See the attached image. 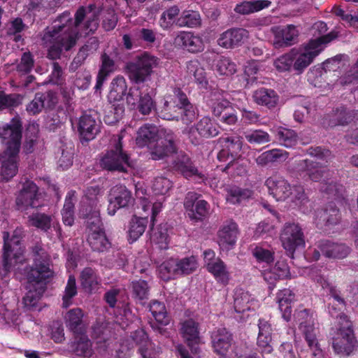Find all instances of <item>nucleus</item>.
Returning <instances> with one entry per match:
<instances>
[{"label":"nucleus","instance_id":"nucleus-5","mask_svg":"<svg viewBox=\"0 0 358 358\" xmlns=\"http://www.w3.org/2000/svg\"><path fill=\"white\" fill-rule=\"evenodd\" d=\"M295 169L299 175L305 180L320 182V191L326 193L335 199L345 198V189L343 185L330 181L332 172L324 169L320 162L308 159L296 162Z\"/></svg>","mask_w":358,"mask_h":358},{"label":"nucleus","instance_id":"nucleus-4","mask_svg":"<svg viewBox=\"0 0 358 358\" xmlns=\"http://www.w3.org/2000/svg\"><path fill=\"white\" fill-rule=\"evenodd\" d=\"M139 148L148 146L151 150L152 159L159 160L176 152L175 136L171 131H159L153 124H145L141 127L136 137Z\"/></svg>","mask_w":358,"mask_h":358},{"label":"nucleus","instance_id":"nucleus-49","mask_svg":"<svg viewBox=\"0 0 358 358\" xmlns=\"http://www.w3.org/2000/svg\"><path fill=\"white\" fill-rule=\"evenodd\" d=\"M275 137L280 144L286 148H292L296 144L298 140L297 134L294 130L285 127L277 129Z\"/></svg>","mask_w":358,"mask_h":358},{"label":"nucleus","instance_id":"nucleus-33","mask_svg":"<svg viewBox=\"0 0 358 358\" xmlns=\"http://www.w3.org/2000/svg\"><path fill=\"white\" fill-rule=\"evenodd\" d=\"M357 117L358 110H347L344 106H341L333 111L329 119V125L330 127L345 125L352 122Z\"/></svg>","mask_w":358,"mask_h":358},{"label":"nucleus","instance_id":"nucleus-31","mask_svg":"<svg viewBox=\"0 0 358 358\" xmlns=\"http://www.w3.org/2000/svg\"><path fill=\"white\" fill-rule=\"evenodd\" d=\"M252 99L257 105L265 106L268 109L275 108L279 100V96L273 89L260 87L252 94Z\"/></svg>","mask_w":358,"mask_h":358},{"label":"nucleus","instance_id":"nucleus-8","mask_svg":"<svg viewBox=\"0 0 358 358\" xmlns=\"http://www.w3.org/2000/svg\"><path fill=\"white\" fill-rule=\"evenodd\" d=\"M334 352L341 355H350L357 347L352 323L346 315H341L338 327L331 334Z\"/></svg>","mask_w":358,"mask_h":358},{"label":"nucleus","instance_id":"nucleus-21","mask_svg":"<svg viewBox=\"0 0 358 358\" xmlns=\"http://www.w3.org/2000/svg\"><path fill=\"white\" fill-rule=\"evenodd\" d=\"M180 334L187 346L194 354L199 352V344L201 342L199 336V324L192 318H189L180 323Z\"/></svg>","mask_w":358,"mask_h":358},{"label":"nucleus","instance_id":"nucleus-10","mask_svg":"<svg viewBox=\"0 0 358 358\" xmlns=\"http://www.w3.org/2000/svg\"><path fill=\"white\" fill-rule=\"evenodd\" d=\"M336 37V34L331 32L310 41L302 52H299L296 50L294 69L299 73H301L310 64L313 59L323 50L324 45L333 41Z\"/></svg>","mask_w":358,"mask_h":358},{"label":"nucleus","instance_id":"nucleus-48","mask_svg":"<svg viewBox=\"0 0 358 358\" xmlns=\"http://www.w3.org/2000/svg\"><path fill=\"white\" fill-rule=\"evenodd\" d=\"M201 23V19L200 14L194 10L183 11L176 20V25L180 27H187L194 28L199 27Z\"/></svg>","mask_w":358,"mask_h":358},{"label":"nucleus","instance_id":"nucleus-27","mask_svg":"<svg viewBox=\"0 0 358 358\" xmlns=\"http://www.w3.org/2000/svg\"><path fill=\"white\" fill-rule=\"evenodd\" d=\"M91 22L96 21L101 17L102 19V26L106 31L113 30L117 22V17L113 8H98L91 4Z\"/></svg>","mask_w":358,"mask_h":358},{"label":"nucleus","instance_id":"nucleus-52","mask_svg":"<svg viewBox=\"0 0 358 358\" xmlns=\"http://www.w3.org/2000/svg\"><path fill=\"white\" fill-rule=\"evenodd\" d=\"M151 242L157 245L160 250H166L169 248V235L167 229L164 227H157V229H152L150 234Z\"/></svg>","mask_w":358,"mask_h":358},{"label":"nucleus","instance_id":"nucleus-47","mask_svg":"<svg viewBox=\"0 0 358 358\" xmlns=\"http://www.w3.org/2000/svg\"><path fill=\"white\" fill-rule=\"evenodd\" d=\"M215 71L220 76H231L236 71V64L229 57L220 56L215 61Z\"/></svg>","mask_w":358,"mask_h":358},{"label":"nucleus","instance_id":"nucleus-23","mask_svg":"<svg viewBox=\"0 0 358 358\" xmlns=\"http://www.w3.org/2000/svg\"><path fill=\"white\" fill-rule=\"evenodd\" d=\"M224 90L215 88L211 90L206 99L207 106L217 117H220L231 107V103L224 97Z\"/></svg>","mask_w":358,"mask_h":358},{"label":"nucleus","instance_id":"nucleus-28","mask_svg":"<svg viewBox=\"0 0 358 358\" xmlns=\"http://www.w3.org/2000/svg\"><path fill=\"white\" fill-rule=\"evenodd\" d=\"M238 234L237 224L230 220L224 222L223 225L218 231V243L222 247L234 245L236 241Z\"/></svg>","mask_w":358,"mask_h":358},{"label":"nucleus","instance_id":"nucleus-39","mask_svg":"<svg viewBox=\"0 0 358 358\" xmlns=\"http://www.w3.org/2000/svg\"><path fill=\"white\" fill-rule=\"evenodd\" d=\"M271 4L268 0L244 1L236 6L234 11L241 15H249L268 8Z\"/></svg>","mask_w":358,"mask_h":358},{"label":"nucleus","instance_id":"nucleus-63","mask_svg":"<svg viewBox=\"0 0 358 358\" xmlns=\"http://www.w3.org/2000/svg\"><path fill=\"white\" fill-rule=\"evenodd\" d=\"M131 285L135 298L143 300L148 297L150 287L147 281L144 280H135L131 282Z\"/></svg>","mask_w":358,"mask_h":358},{"label":"nucleus","instance_id":"nucleus-19","mask_svg":"<svg viewBox=\"0 0 358 358\" xmlns=\"http://www.w3.org/2000/svg\"><path fill=\"white\" fill-rule=\"evenodd\" d=\"M175 44L190 53H199L205 48L203 38L193 31H180L174 38Z\"/></svg>","mask_w":358,"mask_h":358},{"label":"nucleus","instance_id":"nucleus-32","mask_svg":"<svg viewBox=\"0 0 358 358\" xmlns=\"http://www.w3.org/2000/svg\"><path fill=\"white\" fill-rule=\"evenodd\" d=\"M294 297V293L289 289L279 290L277 293L276 299L279 309L282 313V318L287 322H289L292 317V303Z\"/></svg>","mask_w":358,"mask_h":358},{"label":"nucleus","instance_id":"nucleus-14","mask_svg":"<svg viewBox=\"0 0 358 358\" xmlns=\"http://www.w3.org/2000/svg\"><path fill=\"white\" fill-rule=\"evenodd\" d=\"M122 137L119 136L114 150L108 151L101 159V167L109 171H127V167L130 166L129 158L122 150Z\"/></svg>","mask_w":358,"mask_h":358},{"label":"nucleus","instance_id":"nucleus-45","mask_svg":"<svg viewBox=\"0 0 358 358\" xmlns=\"http://www.w3.org/2000/svg\"><path fill=\"white\" fill-rule=\"evenodd\" d=\"M226 201L231 204H238L252 196V191L247 189H241L237 186L226 187Z\"/></svg>","mask_w":358,"mask_h":358},{"label":"nucleus","instance_id":"nucleus-3","mask_svg":"<svg viewBox=\"0 0 358 358\" xmlns=\"http://www.w3.org/2000/svg\"><path fill=\"white\" fill-rule=\"evenodd\" d=\"M22 131V122L18 115L13 117L9 123L0 126V141L6 145V148L0 154L1 173L7 181L13 178L18 171Z\"/></svg>","mask_w":358,"mask_h":358},{"label":"nucleus","instance_id":"nucleus-41","mask_svg":"<svg viewBox=\"0 0 358 358\" xmlns=\"http://www.w3.org/2000/svg\"><path fill=\"white\" fill-rule=\"evenodd\" d=\"M101 66L96 77L94 86V94H100L103 82L107 76L113 71L114 62L106 53L101 55Z\"/></svg>","mask_w":358,"mask_h":358},{"label":"nucleus","instance_id":"nucleus-35","mask_svg":"<svg viewBox=\"0 0 358 358\" xmlns=\"http://www.w3.org/2000/svg\"><path fill=\"white\" fill-rule=\"evenodd\" d=\"M187 73L194 76L195 82L200 89H208V81L205 69L197 59H192L186 64Z\"/></svg>","mask_w":358,"mask_h":358},{"label":"nucleus","instance_id":"nucleus-56","mask_svg":"<svg viewBox=\"0 0 358 358\" xmlns=\"http://www.w3.org/2000/svg\"><path fill=\"white\" fill-rule=\"evenodd\" d=\"M78 132L80 141L83 145H87L90 142V115L83 114L78 120Z\"/></svg>","mask_w":358,"mask_h":358},{"label":"nucleus","instance_id":"nucleus-25","mask_svg":"<svg viewBox=\"0 0 358 358\" xmlns=\"http://www.w3.org/2000/svg\"><path fill=\"white\" fill-rule=\"evenodd\" d=\"M315 223L317 227H330L336 225L341 221L339 209L335 204L330 203L325 208L317 210L315 212Z\"/></svg>","mask_w":358,"mask_h":358},{"label":"nucleus","instance_id":"nucleus-62","mask_svg":"<svg viewBox=\"0 0 358 358\" xmlns=\"http://www.w3.org/2000/svg\"><path fill=\"white\" fill-rule=\"evenodd\" d=\"M34 66V59L32 54L28 51L22 55L20 62L16 66V70L23 74L29 73Z\"/></svg>","mask_w":358,"mask_h":358},{"label":"nucleus","instance_id":"nucleus-30","mask_svg":"<svg viewBox=\"0 0 358 358\" xmlns=\"http://www.w3.org/2000/svg\"><path fill=\"white\" fill-rule=\"evenodd\" d=\"M320 251L329 258H345L350 253V248L345 244L335 243L328 240L319 242Z\"/></svg>","mask_w":358,"mask_h":358},{"label":"nucleus","instance_id":"nucleus-26","mask_svg":"<svg viewBox=\"0 0 358 358\" xmlns=\"http://www.w3.org/2000/svg\"><path fill=\"white\" fill-rule=\"evenodd\" d=\"M211 339L214 352L220 357L226 356L231 345L232 334L225 328H220L212 333Z\"/></svg>","mask_w":358,"mask_h":358},{"label":"nucleus","instance_id":"nucleus-6","mask_svg":"<svg viewBox=\"0 0 358 358\" xmlns=\"http://www.w3.org/2000/svg\"><path fill=\"white\" fill-rule=\"evenodd\" d=\"M264 185L268 189V194L276 201H285L289 199L296 206H301L309 201L302 185H292L280 174L275 173L267 178Z\"/></svg>","mask_w":358,"mask_h":358},{"label":"nucleus","instance_id":"nucleus-16","mask_svg":"<svg viewBox=\"0 0 358 358\" xmlns=\"http://www.w3.org/2000/svg\"><path fill=\"white\" fill-rule=\"evenodd\" d=\"M200 194L189 192L187 194L184 200V207L187 212L191 220L203 221L208 215L210 210L209 203L203 200H199Z\"/></svg>","mask_w":358,"mask_h":358},{"label":"nucleus","instance_id":"nucleus-61","mask_svg":"<svg viewBox=\"0 0 358 358\" xmlns=\"http://www.w3.org/2000/svg\"><path fill=\"white\" fill-rule=\"evenodd\" d=\"M345 57V55H338L334 57L328 59L323 62L322 69L326 73L338 71L346 64V61L344 59Z\"/></svg>","mask_w":358,"mask_h":358},{"label":"nucleus","instance_id":"nucleus-7","mask_svg":"<svg viewBox=\"0 0 358 358\" xmlns=\"http://www.w3.org/2000/svg\"><path fill=\"white\" fill-rule=\"evenodd\" d=\"M159 64V59L150 53L144 52L127 64L126 69L130 81L136 85L150 80L154 69Z\"/></svg>","mask_w":358,"mask_h":358},{"label":"nucleus","instance_id":"nucleus-51","mask_svg":"<svg viewBox=\"0 0 358 358\" xmlns=\"http://www.w3.org/2000/svg\"><path fill=\"white\" fill-rule=\"evenodd\" d=\"M22 96L19 94H6L0 91V112L18 107L22 103Z\"/></svg>","mask_w":358,"mask_h":358},{"label":"nucleus","instance_id":"nucleus-55","mask_svg":"<svg viewBox=\"0 0 358 358\" xmlns=\"http://www.w3.org/2000/svg\"><path fill=\"white\" fill-rule=\"evenodd\" d=\"M277 36L281 38L286 45H291L294 43L299 36V31L296 27L293 24H288L279 29L277 31Z\"/></svg>","mask_w":358,"mask_h":358},{"label":"nucleus","instance_id":"nucleus-18","mask_svg":"<svg viewBox=\"0 0 358 358\" xmlns=\"http://www.w3.org/2000/svg\"><path fill=\"white\" fill-rule=\"evenodd\" d=\"M219 134L217 124L209 117H202L188 130V137L193 144H199L201 138H211Z\"/></svg>","mask_w":358,"mask_h":358},{"label":"nucleus","instance_id":"nucleus-38","mask_svg":"<svg viewBox=\"0 0 358 358\" xmlns=\"http://www.w3.org/2000/svg\"><path fill=\"white\" fill-rule=\"evenodd\" d=\"M257 301L248 292L237 289L234 296V308L237 313H244L253 309Z\"/></svg>","mask_w":358,"mask_h":358},{"label":"nucleus","instance_id":"nucleus-17","mask_svg":"<svg viewBox=\"0 0 358 358\" xmlns=\"http://www.w3.org/2000/svg\"><path fill=\"white\" fill-rule=\"evenodd\" d=\"M38 186L31 180H27L16 198V205L19 210H25L41 206Z\"/></svg>","mask_w":358,"mask_h":358},{"label":"nucleus","instance_id":"nucleus-11","mask_svg":"<svg viewBox=\"0 0 358 358\" xmlns=\"http://www.w3.org/2000/svg\"><path fill=\"white\" fill-rule=\"evenodd\" d=\"M3 239V267L6 272H9L13 264L21 262L24 252L21 230H15L10 237L9 232L4 231Z\"/></svg>","mask_w":358,"mask_h":358},{"label":"nucleus","instance_id":"nucleus-53","mask_svg":"<svg viewBox=\"0 0 358 358\" xmlns=\"http://www.w3.org/2000/svg\"><path fill=\"white\" fill-rule=\"evenodd\" d=\"M295 58L296 49H292L289 52L278 57L274 61V66L278 71H288L292 67L294 68V61Z\"/></svg>","mask_w":358,"mask_h":358},{"label":"nucleus","instance_id":"nucleus-59","mask_svg":"<svg viewBox=\"0 0 358 358\" xmlns=\"http://www.w3.org/2000/svg\"><path fill=\"white\" fill-rule=\"evenodd\" d=\"M246 141L250 144H264L271 141L270 135L262 129H255L245 133Z\"/></svg>","mask_w":358,"mask_h":358},{"label":"nucleus","instance_id":"nucleus-40","mask_svg":"<svg viewBox=\"0 0 358 358\" xmlns=\"http://www.w3.org/2000/svg\"><path fill=\"white\" fill-rule=\"evenodd\" d=\"M127 90V85L123 76L115 77L111 83L108 99L110 103L122 101Z\"/></svg>","mask_w":358,"mask_h":358},{"label":"nucleus","instance_id":"nucleus-43","mask_svg":"<svg viewBox=\"0 0 358 358\" xmlns=\"http://www.w3.org/2000/svg\"><path fill=\"white\" fill-rule=\"evenodd\" d=\"M148 220L146 218L134 216L129 222L128 241L132 243L137 241L144 233Z\"/></svg>","mask_w":358,"mask_h":358},{"label":"nucleus","instance_id":"nucleus-36","mask_svg":"<svg viewBox=\"0 0 358 358\" xmlns=\"http://www.w3.org/2000/svg\"><path fill=\"white\" fill-rule=\"evenodd\" d=\"M110 331L106 324L95 326L91 331V347L95 344L99 352H105L109 345L108 335Z\"/></svg>","mask_w":358,"mask_h":358},{"label":"nucleus","instance_id":"nucleus-12","mask_svg":"<svg viewBox=\"0 0 358 358\" xmlns=\"http://www.w3.org/2000/svg\"><path fill=\"white\" fill-rule=\"evenodd\" d=\"M96 198L95 207L91 210V250L95 252H103L110 247L100 217L99 209Z\"/></svg>","mask_w":358,"mask_h":358},{"label":"nucleus","instance_id":"nucleus-54","mask_svg":"<svg viewBox=\"0 0 358 358\" xmlns=\"http://www.w3.org/2000/svg\"><path fill=\"white\" fill-rule=\"evenodd\" d=\"M30 224L43 231H48L51 227L52 217L45 213H36L29 216Z\"/></svg>","mask_w":358,"mask_h":358},{"label":"nucleus","instance_id":"nucleus-22","mask_svg":"<svg viewBox=\"0 0 358 358\" xmlns=\"http://www.w3.org/2000/svg\"><path fill=\"white\" fill-rule=\"evenodd\" d=\"M108 213L114 215L117 210L127 206L132 200L131 193L124 185H115L110 189L108 196Z\"/></svg>","mask_w":358,"mask_h":358},{"label":"nucleus","instance_id":"nucleus-57","mask_svg":"<svg viewBox=\"0 0 358 358\" xmlns=\"http://www.w3.org/2000/svg\"><path fill=\"white\" fill-rule=\"evenodd\" d=\"M179 13L180 9L177 6H171L164 11L159 20L160 26L166 29L171 27L174 23L176 24Z\"/></svg>","mask_w":358,"mask_h":358},{"label":"nucleus","instance_id":"nucleus-46","mask_svg":"<svg viewBox=\"0 0 358 358\" xmlns=\"http://www.w3.org/2000/svg\"><path fill=\"white\" fill-rule=\"evenodd\" d=\"M247 167V161L240 157H237L235 159H231L230 162L222 171L233 177L243 176L246 175L248 172Z\"/></svg>","mask_w":358,"mask_h":358},{"label":"nucleus","instance_id":"nucleus-42","mask_svg":"<svg viewBox=\"0 0 358 358\" xmlns=\"http://www.w3.org/2000/svg\"><path fill=\"white\" fill-rule=\"evenodd\" d=\"M131 337L134 342L139 346L138 352L141 355L152 352L151 350L158 349L149 339L146 332L143 329H138L134 331Z\"/></svg>","mask_w":358,"mask_h":358},{"label":"nucleus","instance_id":"nucleus-50","mask_svg":"<svg viewBox=\"0 0 358 358\" xmlns=\"http://www.w3.org/2000/svg\"><path fill=\"white\" fill-rule=\"evenodd\" d=\"M149 308L153 317L159 324L165 326L169 323V318L164 303L152 300L150 303Z\"/></svg>","mask_w":358,"mask_h":358},{"label":"nucleus","instance_id":"nucleus-60","mask_svg":"<svg viewBox=\"0 0 358 358\" xmlns=\"http://www.w3.org/2000/svg\"><path fill=\"white\" fill-rule=\"evenodd\" d=\"M76 343L74 345L73 350L78 356H83L87 357L90 353L89 350V339L87 333L74 335Z\"/></svg>","mask_w":358,"mask_h":358},{"label":"nucleus","instance_id":"nucleus-20","mask_svg":"<svg viewBox=\"0 0 358 358\" xmlns=\"http://www.w3.org/2000/svg\"><path fill=\"white\" fill-rule=\"evenodd\" d=\"M173 169L181 173L185 178L194 177L195 178L204 181L206 176L202 173L195 166L190 157L182 152L178 154L172 162Z\"/></svg>","mask_w":358,"mask_h":358},{"label":"nucleus","instance_id":"nucleus-34","mask_svg":"<svg viewBox=\"0 0 358 358\" xmlns=\"http://www.w3.org/2000/svg\"><path fill=\"white\" fill-rule=\"evenodd\" d=\"M179 106L171 95L166 96L159 106V116L167 120H178L179 117Z\"/></svg>","mask_w":358,"mask_h":358},{"label":"nucleus","instance_id":"nucleus-1","mask_svg":"<svg viewBox=\"0 0 358 358\" xmlns=\"http://www.w3.org/2000/svg\"><path fill=\"white\" fill-rule=\"evenodd\" d=\"M86 16V10L80 6L75 14V20L71 17L69 11H64L57 17L59 22L57 25L48 27L43 31L41 38L44 48L47 49L46 57L50 60L61 59L62 55L70 51L76 44L79 37L89 34L90 20L85 23L84 34L79 31V27Z\"/></svg>","mask_w":358,"mask_h":358},{"label":"nucleus","instance_id":"nucleus-9","mask_svg":"<svg viewBox=\"0 0 358 358\" xmlns=\"http://www.w3.org/2000/svg\"><path fill=\"white\" fill-rule=\"evenodd\" d=\"M198 267L196 258L194 256L182 259L171 257L159 266V275L164 281L176 279L194 272Z\"/></svg>","mask_w":358,"mask_h":358},{"label":"nucleus","instance_id":"nucleus-58","mask_svg":"<svg viewBox=\"0 0 358 358\" xmlns=\"http://www.w3.org/2000/svg\"><path fill=\"white\" fill-rule=\"evenodd\" d=\"M77 293L76 278L73 275H70L65 287L64 294L62 296L63 307L68 308L71 305V299L77 294Z\"/></svg>","mask_w":358,"mask_h":358},{"label":"nucleus","instance_id":"nucleus-29","mask_svg":"<svg viewBox=\"0 0 358 358\" xmlns=\"http://www.w3.org/2000/svg\"><path fill=\"white\" fill-rule=\"evenodd\" d=\"M83 314L80 308H73L65 315L66 327L73 333V335L87 333V326L83 320Z\"/></svg>","mask_w":358,"mask_h":358},{"label":"nucleus","instance_id":"nucleus-2","mask_svg":"<svg viewBox=\"0 0 358 358\" xmlns=\"http://www.w3.org/2000/svg\"><path fill=\"white\" fill-rule=\"evenodd\" d=\"M33 263L25 268L27 282L33 287L38 286L34 290H29L23 298L26 306H35L45 291L46 285L54 276L52 262L48 252L39 245L32 248Z\"/></svg>","mask_w":358,"mask_h":358},{"label":"nucleus","instance_id":"nucleus-24","mask_svg":"<svg viewBox=\"0 0 358 358\" xmlns=\"http://www.w3.org/2000/svg\"><path fill=\"white\" fill-rule=\"evenodd\" d=\"M248 38V31L242 28L229 29L220 34L217 44L224 48L241 45Z\"/></svg>","mask_w":358,"mask_h":358},{"label":"nucleus","instance_id":"nucleus-64","mask_svg":"<svg viewBox=\"0 0 358 358\" xmlns=\"http://www.w3.org/2000/svg\"><path fill=\"white\" fill-rule=\"evenodd\" d=\"M155 108V103L148 92L145 93L140 99L136 109L142 115H149Z\"/></svg>","mask_w":358,"mask_h":358},{"label":"nucleus","instance_id":"nucleus-13","mask_svg":"<svg viewBox=\"0 0 358 358\" xmlns=\"http://www.w3.org/2000/svg\"><path fill=\"white\" fill-rule=\"evenodd\" d=\"M282 247L292 257L295 250L305 246V236L301 227L298 223L286 222L280 236Z\"/></svg>","mask_w":358,"mask_h":358},{"label":"nucleus","instance_id":"nucleus-15","mask_svg":"<svg viewBox=\"0 0 358 358\" xmlns=\"http://www.w3.org/2000/svg\"><path fill=\"white\" fill-rule=\"evenodd\" d=\"M242 137L238 135L222 136L217 140L220 150L217 154V159L220 162H226L229 159L239 157L243 148Z\"/></svg>","mask_w":358,"mask_h":358},{"label":"nucleus","instance_id":"nucleus-37","mask_svg":"<svg viewBox=\"0 0 358 358\" xmlns=\"http://www.w3.org/2000/svg\"><path fill=\"white\" fill-rule=\"evenodd\" d=\"M215 264H211L207 271L214 277L218 284L226 286L229 284L231 275L226 264L222 259H217Z\"/></svg>","mask_w":358,"mask_h":358},{"label":"nucleus","instance_id":"nucleus-44","mask_svg":"<svg viewBox=\"0 0 358 358\" xmlns=\"http://www.w3.org/2000/svg\"><path fill=\"white\" fill-rule=\"evenodd\" d=\"M289 157V152L280 149H272L262 153L256 159V162L259 166H265L270 162L278 160L285 161Z\"/></svg>","mask_w":358,"mask_h":358}]
</instances>
